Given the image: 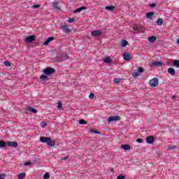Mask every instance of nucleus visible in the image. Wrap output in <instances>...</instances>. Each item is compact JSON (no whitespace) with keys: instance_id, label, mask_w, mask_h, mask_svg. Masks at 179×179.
I'll use <instances>...</instances> for the list:
<instances>
[{"instance_id":"14","label":"nucleus","mask_w":179,"mask_h":179,"mask_svg":"<svg viewBox=\"0 0 179 179\" xmlns=\"http://www.w3.org/2000/svg\"><path fill=\"white\" fill-rule=\"evenodd\" d=\"M120 148L124 150H131V145L128 144L121 145Z\"/></svg>"},{"instance_id":"1","label":"nucleus","mask_w":179,"mask_h":179,"mask_svg":"<svg viewBox=\"0 0 179 179\" xmlns=\"http://www.w3.org/2000/svg\"><path fill=\"white\" fill-rule=\"evenodd\" d=\"M41 142L42 143H47L50 148H54L55 146V141L52 140L50 137H41L40 138Z\"/></svg>"},{"instance_id":"30","label":"nucleus","mask_w":179,"mask_h":179,"mask_svg":"<svg viewBox=\"0 0 179 179\" xmlns=\"http://www.w3.org/2000/svg\"><path fill=\"white\" fill-rule=\"evenodd\" d=\"M53 6L54 8H55V9H57V10H60L61 9L59 8V7H58V2L55 1L53 2Z\"/></svg>"},{"instance_id":"13","label":"nucleus","mask_w":179,"mask_h":179,"mask_svg":"<svg viewBox=\"0 0 179 179\" xmlns=\"http://www.w3.org/2000/svg\"><path fill=\"white\" fill-rule=\"evenodd\" d=\"M25 111H29L30 113H33V114H36L37 110L35 108H33L30 106H27L25 109Z\"/></svg>"},{"instance_id":"50","label":"nucleus","mask_w":179,"mask_h":179,"mask_svg":"<svg viewBox=\"0 0 179 179\" xmlns=\"http://www.w3.org/2000/svg\"><path fill=\"white\" fill-rule=\"evenodd\" d=\"M0 179H5V178H0Z\"/></svg>"},{"instance_id":"34","label":"nucleus","mask_w":179,"mask_h":179,"mask_svg":"<svg viewBox=\"0 0 179 179\" xmlns=\"http://www.w3.org/2000/svg\"><path fill=\"white\" fill-rule=\"evenodd\" d=\"M173 64L175 65V66H177V68H179V61L178 60L173 61Z\"/></svg>"},{"instance_id":"38","label":"nucleus","mask_w":179,"mask_h":179,"mask_svg":"<svg viewBox=\"0 0 179 179\" xmlns=\"http://www.w3.org/2000/svg\"><path fill=\"white\" fill-rule=\"evenodd\" d=\"M4 65L5 66H10V62L9 61H6Z\"/></svg>"},{"instance_id":"25","label":"nucleus","mask_w":179,"mask_h":179,"mask_svg":"<svg viewBox=\"0 0 179 179\" xmlns=\"http://www.w3.org/2000/svg\"><path fill=\"white\" fill-rule=\"evenodd\" d=\"M133 29L135 31H137L138 33H140L141 32V27L136 26V25H134L133 27Z\"/></svg>"},{"instance_id":"23","label":"nucleus","mask_w":179,"mask_h":179,"mask_svg":"<svg viewBox=\"0 0 179 179\" xmlns=\"http://www.w3.org/2000/svg\"><path fill=\"white\" fill-rule=\"evenodd\" d=\"M155 15V13L154 12H149L146 14V17L147 19H152V16Z\"/></svg>"},{"instance_id":"17","label":"nucleus","mask_w":179,"mask_h":179,"mask_svg":"<svg viewBox=\"0 0 179 179\" xmlns=\"http://www.w3.org/2000/svg\"><path fill=\"white\" fill-rule=\"evenodd\" d=\"M103 62H105L106 64H111V62H113V59L110 58V57H104L103 59Z\"/></svg>"},{"instance_id":"20","label":"nucleus","mask_w":179,"mask_h":179,"mask_svg":"<svg viewBox=\"0 0 179 179\" xmlns=\"http://www.w3.org/2000/svg\"><path fill=\"white\" fill-rule=\"evenodd\" d=\"M40 79L41 80H43L44 82L48 80V76L45 74H42L41 76H40Z\"/></svg>"},{"instance_id":"22","label":"nucleus","mask_w":179,"mask_h":179,"mask_svg":"<svg viewBox=\"0 0 179 179\" xmlns=\"http://www.w3.org/2000/svg\"><path fill=\"white\" fill-rule=\"evenodd\" d=\"M105 9H106V10L112 11V10H114V9H115V6H108L105 7Z\"/></svg>"},{"instance_id":"16","label":"nucleus","mask_w":179,"mask_h":179,"mask_svg":"<svg viewBox=\"0 0 179 179\" xmlns=\"http://www.w3.org/2000/svg\"><path fill=\"white\" fill-rule=\"evenodd\" d=\"M162 65H163V63H162V62H159V61L152 62V66H162Z\"/></svg>"},{"instance_id":"6","label":"nucleus","mask_w":179,"mask_h":179,"mask_svg":"<svg viewBox=\"0 0 179 179\" xmlns=\"http://www.w3.org/2000/svg\"><path fill=\"white\" fill-rule=\"evenodd\" d=\"M7 146L9 148H17L19 146V144H17V142L16 141H7Z\"/></svg>"},{"instance_id":"7","label":"nucleus","mask_w":179,"mask_h":179,"mask_svg":"<svg viewBox=\"0 0 179 179\" xmlns=\"http://www.w3.org/2000/svg\"><path fill=\"white\" fill-rule=\"evenodd\" d=\"M120 120H121V117H120V116H110L108 118V122H113V121H120Z\"/></svg>"},{"instance_id":"31","label":"nucleus","mask_w":179,"mask_h":179,"mask_svg":"<svg viewBox=\"0 0 179 179\" xmlns=\"http://www.w3.org/2000/svg\"><path fill=\"white\" fill-rule=\"evenodd\" d=\"M79 124L80 125H86V124H87V122L85 120L81 119L79 120Z\"/></svg>"},{"instance_id":"21","label":"nucleus","mask_w":179,"mask_h":179,"mask_svg":"<svg viewBox=\"0 0 179 179\" xmlns=\"http://www.w3.org/2000/svg\"><path fill=\"white\" fill-rule=\"evenodd\" d=\"M69 58V57L68 55H66V54H63L62 59L59 60L58 62H62V61H66V59H68Z\"/></svg>"},{"instance_id":"33","label":"nucleus","mask_w":179,"mask_h":179,"mask_svg":"<svg viewBox=\"0 0 179 179\" xmlns=\"http://www.w3.org/2000/svg\"><path fill=\"white\" fill-rule=\"evenodd\" d=\"M44 179H50V173H46L43 175Z\"/></svg>"},{"instance_id":"35","label":"nucleus","mask_w":179,"mask_h":179,"mask_svg":"<svg viewBox=\"0 0 179 179\" xmlns=\"http://www.w3.org/2000/svg\"><path fill=\"white\" fill-rule=\"evenodd\" d=\"M57 108H59V110H61V108H62V103H61V101H59L57 103Z\"/></svg>"},{"instance_id":"4","label":"nucleus","mask_w":179,"mask_h":179,"mask_svg":"<svg viewBox=\"0 0 179 179\" xmlns=\"http://www.w3.org/2000/svg\"><path fill=\"white\" fill-rule=\"evenodd\" d=\"M149 85L150 87H157V86H159V79L156 78L151 79L149 81Z\"/></svg>"},{"instance_id":"18","label":"nucleus","mask_w":179,"mask_h":179,"mask_svg":"<svg viewBox=\"0 0 179 179\" xmlns=\"http://www.w3.org/2000/svg\"><path fill=\"white\" fill-rule=\"evenodd\" d=\"M85 9H86V6L80 7L75 10L73 13H79V12H82V10H85Z\"/></svg>"},{"instance_id":"26","label":"nucleus","mask_w":179,"mask_h":179,"mask_svg":"<svg viewBox=\"0 0 179 179\" xmlns=\"http://www.w3.org/2000/svg\"><path fill=\"white\" fill-rule=\"evenodd\" d=\"M127 45H128V42L126 40L122 41L121 47H122L124 48L127 47Z\"/></svg>"},{"instance_id":"19","label":"nucleus","mask_w":179,"mask_h":179,"mask_svg":"<svg viewBox=\"0 0 179 179\" xmlns=\"http://www.w3.org/2000/svg\"><path fill=\"white\" fill-rule=\"evenodd\" d=\"M148 40L150 41V43H155L156 40H157V38L155 36H152L148 38Z\"/></svg>"},{"instance_id":"51","label":"nucleus","mask_w":179,"mask_h":179,"mask_svg":"<svg viewBox=\"0 0 179 179\" xmlns=\"http://www.w3.org/2000/svg\"><path fill=\"white\" fill-rule=\"evenodd\" d=\"M132 1H135V0H132Z\"/></svg>"},{"instance_id":"47","label":"nucleus","mask_w":179,"mask_h":179,"mask_svg":"<svg viewBox=\"0 0 179 179\" xmlns=\"http://www.w3.org/2000/svg\"><path fill=\"white\" fill-rule=\"evenodd\" d=\"M167 65H171V61H168Z\"/></svg>"},{"instance_id":"42","label":"nucleus","mask_w":179,"mask_h":179,"mask_svg":"<svg viewBox=\"0 0 179 179\" xmlns=\"http://www.w3.org/2000/svg\"><path fill=\"white\" fill-rule=\"evenodd\" d=\"M117 179H125V176L120 175L117 176Z\"/></svg>"},{"instance_id":"43","label":"nucleus","mask_w":179,"mask_h":179,"mask_svg":"<svg viewBox=\"0 0 179 179\" xmlns=\"http://www.w3.org/2000/svg\"><path fill=\"white\" fill-rule=\"evenodd\" d=\"M93 97H94V94H93V93L90 94L89 98L90 99H93Z\"/></svg>"},{"instance_id":"40","label":"nucleus","mask_w":179,"mask_h":179,"mask_svg":"<svg viewBox=\"0 0 179 179\" xmlns=\"http://www.w3.org/2000/svg\"><path fill=\"white\" fill-rule=\"evenodd\" d=\"M136 142H138V143H142L143 142V139H142V138H137L136 140Z\"/></svg>"},{"instance_id":"45","label":"nucleus","mask_w":179,"mask_h":179,"mask_svg":"<svg viewBox=\"0 0 179 179\" xmlns=\"http://www.w3.org/2000/svg\"><path fill=\"white\" fill-rule=\"evenodd\" d=\"M67 159H69V156H66L64 157H62V160H67Z\"/></svg>"},{"instance_id":"8","label":"nucleus","mask_w":179,"mask_h":179,"mask_svg":"<svg viewBox=\"0 0 179 179\" xmlns=\"http://www.w3.org/2000/svg\"><path fill=\"white\" fill-rule=\"evenodd\" d=\"M61 29L64 31V33H71V31H72L71 29H69L68 25L66 24L62 25Z\"/></svg>"},{"instance_id":"44","label":"nucleus","mask_w":179,"mask_h":179,"mask_svg":"<svg viewBox=\"0 0 179 179\" xmlns=\"http://www.w3.org/2000/svg\"><path fill=\"white\" fill-rule=\"evenodd\" d=\"M150 8H156V3H150Z\"/></svg>"},{"instance_id":"28","label":"nucleus","mask_w":179,"mask_h":179,"mask_svg":"<svg viewBox=\"0 0 179 179\" xmlns=\"http://www.w3.org/2000/svg\"><path fill=\"white\" fill-rule=\"evenodd\" d=\"M7 145V143L3 141H0V148H5Z\"/></svg>"},{"instance_id":"2","label":"nucleus","mask_w":179,"mask_h":179,"mask_svg":"<svg viewBox=\"0 0 179 179\" xmlns=\"http://www.w3.org/2000/svg\"><path fill=\"white\" fill-rule=\"evenodd\" d=\"M55 73V69L51 67H47L46 69H43V73L47 76H51L53 73Z\"/></svg>"},{"instance_id":"12","label":"nucleus","mask_w":179,"mask_h":179,"mask_svg":"<svg viewBox=\"0 0 179 179\" xmlns=\"http://www.w3.org/2000/svg\"><path fill=\"white\" fill-rule=\"evenodd\" d=\"M53 40H55L54 36H50L49 37L44 43H43V45H48L50 44V43H51V41H53Z\"/></svg>"},{"instance_id":"39","label":"nucleus","mask_w":179,"mask_h":179,"mask_svg":"<svg viewBox=\"0 0 179 179\" xmlns=\"http://www.w3.org/2000/svg\"><path fill=\"white\" fill-rule=\"evenodd\" d=\"M41 6L39 4H35L32 6L34 9H37L38 8H40Z\"/></svg>"},{"instance_id":"9","label":"nucleus","mask_w":179,"mask_h":179,"mask_svg":"<svg viewBox=\"0 0 179 179\" xmlns=\"http://www.w3.org/2000/svg\"><path fill=\"white\" fill-rule=\"evenodd\" d=\"M91 34L93 37H99V36H101V31L96 30L91 32Z\"/></svg>"},{"instance_id":"24","label":"nucleus","mask_w":179,"mask_h":179,"mask_svg":"<svg viewBox=\"0 0 179 179\" xmlns=\"http://www.w3.org/2000/svg\"><path fill=\"white\" fill-rule=\"evenodd\" d=\"M90 132L91 134H95L96 135H100V134H101V133H100L99 131L94 130V129H91L90 130Z\"/></svg>"},{"instance_id":"48","label":"nucleus","mask_w":179,"mask_h":179,"mask_svg":"<svg viewBox=\"0 0 179 179\" xmlns=\"http://www.w3.org/2000/svg\"><path fill=\"white\" fill-rule=\"evenodd\" d=\"M176 98H177V96L173 95L172 99H176Z\"/></svg>"},{"instance_id":"32","label":"nucleus","mask_w":179,"mask_h":179,"mask_svg":"<svg viewBox=\"0 0 179 179\" xmlns=\"http://www.w3.org/2000/svg\"><path fill=\"white\" fill-rule=\"evenodd\" d=\"M175 149H177V146L171 145L167 148V150H175Z\"/></svg>"},{"instance_id":"29","label":"nucleus","mask_w":179,"mask_h":179,"mask_svg":"<svg viewBox=\"0 0 179 179\" xmlns=\"http://www.w3.org/2000/svg\"><path fill=\"white\" fill-rule=\"evenodd\" d=\"M157 24L158 26H162V24H163V19L159 18L157 20Z\"/></svg>"},{"instance_id":"10","label":"nucleus","mask_w":179,"mask_h":179,"mask_svg":"<svg viewBox=\"0 0 179 179\" xmlns=\"http://www.w3.org/2000/svg\"><path fill=\"white\" fill-rule=\"evenodd\" d=\"M146 141L147 143H148L149 145H152V143L155 142V137H153V136H149L148 137H147Z\"/></svg>"},{"instance_id":"27","label":"nucleus","mask_w":179,"mask_h":179,"mask_svg":"<svg viewBox=\"0 0 179 179\" xmlns=\"http://www.w3.org/2000/svg\"><path fill=\"white\" fill-rule=\"evenodd\" d=\"M24 177H26V173H22L17 176L18 179H23Z\"/></svg>"},{"instance_id":"3","label":"nucleus","mask_w":179,"mask_h":179,"mask_svg":"<svg viewBox=\"0 0 179 179\" xmlns=\"http://www.w3.org/2000/svg\"><path fill=\"white\" fill-rule=\"evenodd\" d=\"M143 72H145V69H143V67H138V71H134L132 73V77L138 78V76H139L141 73H143Z\"/></svg>"},{"instance_id":"36","label":"nucleus","mask_w":179,"mask_h":179,"mask_svg":"<svg viewBox=\"0 0 179 179\" xmlns=\"http://www.w3.org/2000/svg\"><path fill=\"white\" fill-rule=\"evenodd\" d=\"M113 82L114 83H120L121 82V78H115Z\"/></svg>"},{"instance_id":"11","label":"nucleus","mask_w":179,"mask_h":179,"mask_svg":"<svg viewBox=\"0 0 179 179\" xmlns=\"http://www.w3.org/2000/svg\"><path fill=\"white\" fill-rule=\"evenodd\" d=\"M123 58L124 61H131V54L129 52H124L123 54Z\"/></svg>"},{"instance_id":"46","label":"nucleus","mask_w":179,"mask_h":179,"mask_svg":"<svg viewBox=\"0 0 179 179\" xmlns=\"http://www.w3.org/2000/svg\"><path fill=\"white\" fill-rule=\"evenodd\" d=\"M24 164L25 166H30V164H31V162H25Z\"/></svg>"},{"instance_id":"15","label":"nucleus","mask_w":179,"mask_h":179,"mask_svg":"<svg viewBox=\"0 0 179 179\" xmlns=\"http://www.w3.org/2000/svg\"><path fill=\"white\" fill-rule=\"evenodd\" d=\"M168 73H169V75H171V76H174L176 75V70L173 68H169Z\"/></svg>"},{"instance_id":"5","label":"nucleus","mask_w":179,"mask_h":179,"mask_svg":"<svg viewBox=\"0 0 179 179\" xmlns=\"http://www.w3.org/2000/svg\"><path fill=\"white\" fill-rule=\"evenodd\" d=\"M24 41L28 43H33V41H36V36L31 35L29 36H27V38H25Z\"/></svg>"},{"instance_id":"41","label":"nucleus","mask_w":179,"mask_h":179,"mask_svg":"<svg viewBox=\"0 0 179 179\" xmlns=\"http://www.w3.org/2000/svg\"><path fill=\"white\" fill-rule=\"evenodd\" d=\"M69 23H73L75 22V18H70L68 20Z\"/></svg>"},{"instance_id":"37","label":"nucleus","mask_w":179,"mask_h":179,"mask_svg":"<svg viewBox=\"0 0 179 179\" xmlns=\"http://www.w3.org/2000/svg\"><path fill=\"white\" fill-rule=\"evenodd\" d=\"M41 125L42 128H45V127H47V122H41Z\"/></svg>"},{"instance_id":"49","label":"nucleus","mask_w":179,"mask_h":179,"mask_svg":"<svg viewBox=\"0 0 179 179\" xmlns=\"http://www.w3.org/2000/svg\"><path fill=\"white\" fill-rule=\"evenodd\" d=\"M3 176H5V175H3V174L0 175V177H3Z\"/></svg>"}]
</instances>
